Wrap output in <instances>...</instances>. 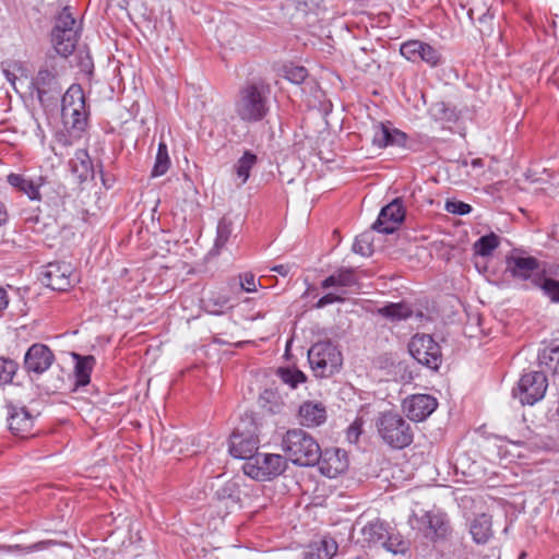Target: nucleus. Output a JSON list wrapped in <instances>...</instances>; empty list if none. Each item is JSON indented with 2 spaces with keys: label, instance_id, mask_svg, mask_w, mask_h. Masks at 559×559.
Here are the masks:
<instances>
[{
  "label": "nucleus",
  "instance_id": "nucleus-6",
  "mask_svg": "<svg viewBox=\"0 0 559 559\" xmlns=\"http://www.w3.org/2000/svg\"><path fill=\"white\" fill-rule=\"evenodd\" d=\"M310 367L318 378H329L337 372L343 364V357L337 347L331 342H319L308 350Z\"/></svg>",
  "mask_w": 559,
  "mask_h": 559
},
{
  "label": "nucleus",
  "instance_id": "nucleus-13",
  "mask_svg": "<svg viewBox=\"0 0 559 559\" xmlns=\"http://www.w3.org/2000/svg\"><path fill=\"white\" fill-rule=\"evenodd\" d=\"M253 427L252 430L243 431L239 427L235 429L230 436L229 452L236 459L249 461L257 454L259 447V438L255 433L257 427L253 423H249Z\"/></svg>",
  "mask_w": 559,
  "mask_h": 559
},
{
  "label": "nucleus",
  "instance_id": "nucleus-56",
  "mask_svg": "<svg viewBox=\"0 0 559 559\" xmlns=\"http://www.w3.org/2000/svg\"><path fill=\"white\" fill-rule=\"evenodd\" d=\"M13 70H23V66L21 62H14L13 63Z\"/></svg>",
  "mask_w": 559,
  "mask_h": 559
},
{
  "label": "nucleus",
  "instance_id": "nucleus-14",
  "mask_svg": "<svg viewBox=\"0 0 559 559\" xmlns=\"http://www.w3.org/2000/svg\"><path fill=\"white\" fill-rule=\"evenodd\" d=\"M73 269L70 263H48L41 273V282L49 288L58 292L68 290L73 283Z\"/></svg>",
  "mask_w": 559,
  "mask_h": 559
},
{
  "label": "nucleus",
  "instance_id": "nucleus-33",
  "mask_svg": "<svg viewBox=\"0 0 559 559\" xmlns=\"http://www.w3.org/2000/svg\"><path fill=\"white\" fill-rule=\"evenodd\" d=\"M258 157L250 151H246L243 155L235 164V173L240 180L239 186L247 182L250 177L251 169L255 166Z\"/></svg>",
  "mask_w": 559,
  "mask_h": 559
},
{
  "label": "nucleus",
  "instance_id": "nucleus-3",
  "mask_svg": "<svg viewBox=\"0 0 559 559\" xmlns=\"http://www.w3.org/2000/svg\"><path fill=\"white\" fill-rule=\"evenodd\" d=\"M376 427L382 441L393 449L402 450L414 440L411 424L396 412L380 413L376 419Z\"/></svg>",
  "mask_w": 559,
  "mask_h": 559
},
{
  "label": "nucleus",
  "instance_id": "nucleus-41",
  "mask_svg": "<svg viewBox=\"0 0 559 559\" xmlns=\"http://www.w3.org/2000/svg\"><path fill=\"white\" fill-rule=\"evenodd\" d=\"M539 361L548 370L559 374V345L544 349L539 355Z\"/></svg>",
  "mask_w": 559,
  "mask_h": 559
},
{
  "label": "nucleus",
  "instance_id": "nucleus-10",
  "mask_svg": "<svg viewBox=\"0 0 559 559\" xmlns=\"http://www.w3.org/2000/svg\"><path fill=\"white\" fill-rule=\"evenodd\" d=\"M548 386L547 378L542 371H530L524 373L512 394L519 399L522 405H534L540 401Z\"/></svg>",
  "mask_w": 559,
  "mask_h": 559
},
{
  "label": "nucleus",
  "instance_id": "nucleus-4",
  "mask_svg": "<svg viewBox=\"0 0 559 559\" xmlns=\"http://www.w3.org/2000/svg\"><path fill=\"white\" fill-rule=\"evenodd\" d=\"M61 117L64 126L78 135L85 130L88 110L81 85L72 84L62 96Z\"/></svg>",
  "mask_w": 559,
  "mask_h": 559
},
{
  "label": "nucleus",
  "instance_id": "nucleus-17",
  "mask_svg": "<svg viewBox=\"0 0 559 559\" xmlns=\"http://www.w3.org/2000/svg\"><path fill=\"white\" fill-rule=\"evenodd\" d=\"M9 430L16 437L25 438L34 426V417L25 406L9 403L7 405Z\"/></svg>",
  "mask_w": 559,
  "mask_h": 559
},
{
  "label": "nucleus",
  "instance_id": "nucleus-19",
  "mask_svg": "<svg viewBox=\"0 0 559 559\" xmlns=\"http://www.w3.org/2000/svg\"><path fill=\"white\" fill-rule=\"evenodd\" d=\"M316 464L320 473L329 478H335L348 468L346 452L340 449L320 450V459Z\"/></svg>",
  "mask_w": 559,
  "mask_h": 559
},
{
  "label": "nucleus",
  "instance_id": "nucleus-11",
  "mask_svg": "<svg viewBox=\"0 0 559 559\" xmlns=\"http://www.w3.org/2000/svg\"><path fill=\"white\" fill-rule=\"evenodd\" d=\"M32 86L36 91L37 98L43 106H49L55 103L62 91L58 72L53 66L40 68L32 81Z\"/></svg>",
  "mask_w": 559,
  "mask_h": 559
},
{
  "label": "nucleus",
  "instance_id": "nucleus-51",
  "mask_svg": "<svg viewBox=\"0 0 559 559\" xmlns=\"http://www.w3.org/2000/svg\"><path fill=\"white\" fill-rule=\"evenodd\" d=\"M9 305V298L5 289L0 287V310H3Z\"/></svg>",
  "mask_w": 559,
  "mask_h": 559
},
{
  "label": "nucleus",
  "instance_id": "nucleus-29",
  "mask_svg": "<svg viewBox=\"0 0 559 559\" xmlns=\"http://www.w3.org/2000/svg\"><path fill=\"white\" fill-rule=\"evenodd\" d=\"M471 534L477 544H486L492 536L491 518L485 513L476 516L471 523Z\"/></svg>",
  "mask_w": 559,
  "mask_h": 559
},
{
  "label": "nucleus",
  "instance_id": "nucleus-34",
  "mask_svg": "<svg viewBox=\"0 0 559 559\" xmlns=\"http://www.w3.org/2000/svg\"><path fill=\"white\" fill-rule=\"evenodd\" d=\"M428 528L435 538H445L450 533L449 521L443 514L427 513Z\"/></svg>",
  "mask_w": 559,
  "mask_h": 559
},
{
  "label": "nucleus",
  "instance_id": "nucleus-38",
  "mask_svg": "<svg viewBox=\"0 0 559 559\" xmlns=\"http://www.w3.org/2000/svg\"><path fill=\"white\" fill-rule=\"evenodd\" d=\"M280 379L292 389H296L298 384L306 382V374L296 368H280L277 370Z\"/></svg>",
  "mask_w": 559,
  "mask_h": 559
},
{
  "label": "nucleus",
  "instance_id": "nucleus-30",
  "mask_svg": "<svg viewBox=\"0 0 559 559\" xmlns=\"http://www.w3.org/2000/svg\"><path fill=\"white\" fill-rule=\"evenodd\" d=\"M259 404L266 413L272 415L282 414L286 408L281 394L273 389H265L260 394Z\"/></svg>",
  "mask_w": 559,
  "mask_h": 559
},
{
  "label": "nucleus",
  "instance_id": "nucleus-5",
  "mask_svg": "<svg viewBox=\"0 0 559 559\" xmlns=\"http://www.w3.org/2000/svg\"><path fill=\"white\" fill-rule=\"evenodd\" d=\"M7 181L17 191L25 193L32 201H40L44 197L48 203L59 205L67 194L66 187L61 183L38 185L20 174L8 175Z\"/></svg>",
  "mask_w": 559,
  "mask_h": 559
},
{
  "label": "nucleus",
  "instance_id": "nucleus-23",
  "mask_svg": "<svg viewBox=\"0 0 559 559\" xmlns=\"http://www.w3.org/2000/svg\"><path fill=\"white\" fill-rule=\"evenodd\" d=\"M300 423L307 427H317L326 420V411L322 403L307 401L299 406Z\"/></svg>",
  "mask_w": 559,
  "mask_h": 559
},
{
  "label": "nucleus",
  "instance_id": "nucleus-2",
  "mask_svg": "<svg viewBox=\"0 0 559 559\" xmlns=\"http://www.w3.org/2000/svg\"><path fill=\"white\" fill-rule=\"evenodd\" d=\"M282 449L287 457L300 466H313L320 459V445L302 429L288 430L282 439Z\"/></svg>",
  "mask_w": 559,
  "mask_h": 559
},
{
  "label": "nucleus",
  "instance_id": "nucleus-45",
  "mask_svg": "<svg viewBox=\"0 0 559 559\" xmlns=\"http://www.w3.org/2000/svg\"><path fill=\"white\" fill-rule=\"evenodd\" d=\"M64 378L62 373H58L50 382L41 384L43 391L47 394H55L64 389Z\"/></svg>",
  "mask_w": 559,
  "mask_h": 559
},
{
  "label": "nucleus",
  "instance_id": "nucleus-12",
  "mask_svg": "<svg viewBox=\"0 0 559 559\" xmlns=\"http://www.w3.org/2000/svg\"><path fill=\"white\" fill-rule=\"evenodd\" d=\"M400 52L408 61L415 63L421 61L431 68H437L444 62L439 48L418 39L403 43L400 47Z\"/></svg>",
  "mask_w": 559,
  "mask_h": 559
},
{
  "label": "nucleus",
  "instance_id": "nucleus-48",
  "mask_svg": "<svg viewBox=\"0 0 559 559\" xmlns=\"http://www.w3.org/2000/svg\"><path fill=\"white\" fill-rule=\"evenodd\" d=\"M239 277L240 287L243 292L251 293L257 290L255 276L252 273L247 272Z\"/></svg>",
  "mask_w": 559,
  "mask_h": 559
},
{
  "label": "nucleus",
  "instance_id": "nucleus-24",
  "mask_svg": "<svg viewBox=\"0 0 559 559\" xmlns=\"http://www.w3.org/2000/svg\"><path fill=\"white\" fill-rule=\"evenodd\" d=\"M70 167L72 174L78 177L80 182L93 180L95 177V169L86 150H76L73 158L70 160Z\"/></svg>",
  "mask_w": 559,
  "mask_h": 559
},
{
  "label": "nucleus",
  "instance_id": "nucleus-43",
  "mask_svg": "<svg viewBox=\"0 0 559 559\" xmlns=\"http://www.w3.org/2000/svg\"><path fill=\"white\" fill-rule=\"evenodd\" d=\"M307 76L308 71L305 67L292 66L285 68V78L294 84H301Z\"/></svg>",
  "mask_w": 559,
  "mask_h": 559
},
{
  "label": "nucleus",
  "instance_id": "nucleus-39",
  "mask_svg": "<svg viewBox=\"0 0 559 559\" xmlns=\"http://www.w3.org/2000/svg\"><path fill=\"white\" fill-rule=\"evenodd\" d=\"M532 282L535 286L540 287L551 301L559 302V281L547 277H534Z\"/></svg>",
  "mask_w": 559,
  "mask_h": 559
},
{
  "label": "nucleus",
  "instance_id": "nucleus-36",
  "mask_svg": "<svg viewBox=\"0 0 559 559\" xmlns=\"http://www.w3.org/2000/svg\"><path fill=\"white\" fill-rule=\"evenodd\" d=\"M215 496L221 502H225L226 507L236 506L240 502L239 488L234 481L224 484L216 490Z\"/></svg>",
  "mask_w": 559,
  "mask_h": 559
},
{
  "label": "nucleus",
  "instance_id": "nucleus-31",
  "mask_svg": "<svg viewBox=\"0 0 559 559\" xmlns=\"http://www.w3.org/2000/svg\"><path fill=\"white\" fill-rule=\"evenodd\" d=\"M382 547L394 555H404L409 549V542L401 533L389 527Z\"/></svg>",
  "mask_w": 559,
  "mask_h": 559
},
{
  "label": "nucleus",
  "instance_id": "nucleus-9",
  "mask_svg": "<svg viewBox=\"0 0 559 559\" xmlns=\"http://www.w3.org/2000/svg\"><path fill=\"white\" fill-rule=\"evenodd\" d=\"M408 352L420 365L438 370L442 361L439 344L428 334H416L408 344Z\"/></svg>",
  "mask_w": 559,
  "mask_h": 559
},
{
  "label": "nucleus",
  "instance_id": "nucleus-46",
  "mask_svg": "<svg viewBox=\"0 0 559 559\" xmlns=\"http://www.w3.org/2000/svg\"><path fill=\"white\" fill-rule=\"evenodd\" d=\"M445 210L451 214L465 215L472 211V206L462 201H448L445 203Z\"/></svg>",
  "mask_w": 559,
  "mask_h": 559
},
{
  "label": "nucleus",
  "instance_id": "nucleus-57",
  "mask_svg": "<svg viewBox=\"0 0 559 559\" xmlns=\"http://www.w3.org/2000/svg\"><path fill=\"white\" fill-rule=\"evenodd\" d=\"M472 165H473V166H481V165H483V162H481V159L476 158V159H474V160L472 162Z\"/></svg>",
  "mask_w": 559,
  "mask_h": 559
},
{
  "label": "nucleus",
  "instance_id": "nucleus-26",
  "mask_svg": "<svg viewBox=\"0 0 559 559\" xmlns=\"http://www.w3.org/2000/svg\"><path fill=\"white\" fill-rule=\"evenodd\" d=\"M201 302L203 310L214 316H222L233 307L229 296L222 292H211Z\"/></svg>",
  "mask_w": 559,
  "mask_h": 559
},
{
  "label": "nucleus",
  "instance_id": "nucleus-58",
  "mask_svg": "<svg viewBox=\"0 0 559 559\" xmlns=\"http://www.w3.org/2000/svg\"><path fill=\"white\" fill-rule=\"evenodd\" d=\"M258 318H263V314H261L260 312L257 313V316L254 317H251L250 320H255Z\"/></svg>",
  "mask_w": 559,
  "mask_h": 559
},
{
  "label": "nucleus",
  "instance_id": "nucleus-1",
  "mask_svg": "<svg viewBox=\"0 0 559 559\" xmlns=\"http://www.w3.org/2000/svg\"><path fill=\"white\" fill-rule=\"evenodd\" d=\"M270 85L262 82L247 83L239 90L235 103V112L238 118L247 123L262 121L269 114Z\"/></svg>",
  "mask_w": 559,
  "mask_h": 559
},
{
  "label": "nucleus",
  "instance_id": "nucleus-52",
  "mask_svg": "<svg viewBox=\"0 0 559 559\" xmlns=\"http://www.w3.org/2000/svg\"><path fill=\"white\" fill-rule=\"evenodd\" d=\"M3 74L5 79L11 83V85L15 88V82L17 80L15 73L9 69H3Z\"/></svg>",
  "mask_w": 559,
  "mask_h": 559
},
{
  "label": "nucleus",
  "instance_id": "nucleus-42",
  "mask_svg": "<svg viewBox=\"0 0 559 559\" xmlns=\"http://www.w3.org/2000/svg\"><path fill=\"white\" fill-rule=\"evenodd\" d=\"M17 368L19 366L14 360L0 357V386L12 382Z\"/></svg>",
  "mask_w": 559,
  "mask_h": 559
},
{
  "label": "nucleus",
  "instance_id": "nucleus-7",
  "mask_svg": "<svg viewBox=\"0 0 559 559\" xmlns=\"http://www.w3.org/2000/svg\"><path fill=\"white\" fill-rule=\"evenodd\" d=\"M75 24L76 21L72 16L70 8H63L51 32V43L57 53L61 57H69L76 47L79 33Z\"/></svg>",
  "mask_w": 559,
  "mask_h": 559
},
{
  "label": "nucleus",
  "instance_id": "nucleus-18",
  "mask_svg": "<svg viewBox=\"0 0 559 559\" xmlns=\"http://www.w3.org/2000/svg\"><path fill=\"white\" fill-rule=\"evenodd\" d=\"M438 407V401L429 394H416L403 402V409L412 421H423Z\"/></svg>",
  "mask_w": 559,
  "mask_h": 559
},
{
  "label": "nucleus",
  "instance_id": "nucleus-47",
  "mask_svg": "<svg viewBox=\"0 0 559 559\" xmlns=\"http://www.w3.org/2000/svg\"><path fill=\"white\" fill-rule=\"evenodd\" d=\"M353 251L361 255H370L372 253L371 243L361 235L355 239Z\"/></svg>",
  "mask_w": 559,
  "mask_h": 559
},
{
  "label": "nucleus",
  "instance_id": "nucleus-15",
  "mask_svg": "<svg viewBox=\"0 0 559 559\" xmlns=\"http://www.w3.org/2000/svg\"><path fill=\"white\" fill-rule=\"evenodd\" d=\"M55 361L52 350L45 344H33L24 355L23 367L27 373L43 374Z\"/></svg>",
  "mask_w": 559,
  "mask_h": 559
},
{
  "label": "nucleus",
  "instance_id": "nucleus-49",
  "mask_svg": "<svg viewBox=\"0 0 559 559\" xmlns=\"http://www.w3.org/2000/svg\"><path fill=\"white\" fill-rule=\"evenodd\" d=\"M345 299L336 294L329 293L324 296H322L316 304V308L321 309L324 308L328 305L334 304V302H343Z\"/></svg>",
  "mask_w": 559,
  "mask_h": 559
},
{
  "label": "nucleus",
  "instance_id": "nucleus-20",
  "mask_svg": "<svg viewBox=\"0 0 559 559\" xmlns=\"http://www.w3.org/2000/svg\"><path fill=\"white\" fill-rule=\"evenodd\" d=\"M406 142L407 134L397 129H391L384 123H379L374 128L372 143L380 148L386 146L405 147Z\"/></svg>",
  "mask_w": 559,
  "mask_h": 559
},
{
  "label": "nucleus",
  "instance_id": "nucleus-8",
  "mask_svg": "<svg viewBox=\"0 0 559 559\" xmlns=\"http://www.w3.org/2000/svg\"><path fill=\"white\" fill-rule=\"evenodd\" d=\"M287 468V460L280 454L257 453L242 465L243 473L252 479L271 480Z\"/></svg>",
  "mask_w": 559,
  "mask_h": 559
},
{
  "label": "nucleus",
  "instance_id": "nucleus-21",
  "mask_svg": "<svg viewBox=\"0 0 559 559\" xmlns=\"http://www.w3.org/2000/svg\"><path fill=\"white\" fill-rule=\"evenodd\" d=\"M539 269L537 259L533 257H508L507 271L519 280H530Z\"/></svg>",
  "mask_w": 559,
  "mask_h": 559
},
{
  "label": "nucleus",
  "instance_id": "nucleus-54",
  "mask_svg": "<svg viewBox=\"0 0 559 559\" xmlns=\"http://www.w3.org/2000/svg\"><path fill=\"white\" fill-rule=\"evenodd\" d=\"M8 219V212L2 202H0V226L4 224Z\"/></svg>",
  "mask_w": 559,
  "mask_h": 559
},
{
  "label": "nucleus",
  "instance_id": "nucleus-40",
  "mask_svg": "<svg viewBox=\"0 0 559 559\" xmlns=\"http://www.w3.org/2000/svg\"><path fill=\"white\" fill-rule=\"evenodd\" d=\"M233 234V223L230 219L223 217L217 225L216 239L214 243V248L216 250H221L225 247V245L229 241V238Z\"/></svg>",
  "mask_w": 559,
  "mask_h": 559
},
{
  "label": "nucleus",
  "instance_id": "nucleus-59",
  "mask_svg": "<svg viewBox=\"0 0 559 559\" xmlns=\"http://www.w3.org/2000/svg\"><path fill=\"white\" fill-rule=\"evenodd\" d=\"M99 173H100V175H102L103 183H104V185H106V180H105V179H104V177H103V170L100 169V170H99Z\"/></svg>",
  "mask_w": 559,
  "mask_h": 559
},
{
  "label": "nucleus",
  "instance_id": "nucleus-60",
  "mask_svg": "<svg viewBox=\"0 0 559 559\" xmlns=\"http://www.w3.org/2000/svg\"><path fill=\"white\" fill-rule=\"evenodd\" d=\"M468 14H469V17L473 19V16H472L473 15V11L472 10H469Z\"/></svg>",
  "mask_w": 559,
  "mask_h": 559
},
{
  "label": "nucleus",
  "instance_id": "nucleus-28",
  "mask_svg": "<svg viewBox=\"0 0 559 559\" xmlns=\"http://www.w3.org/2000/svg\"><path fill=\"white\" fill-rule=\"evenodd\" d=\"M389 321L397 322L412 317L413 308L407 302H389L376 311Z\"/></svg>",
  "mask_w": 559,
  "mask_h": 559
},
{
  "label": "nucleus",
  "instance_id": "nucleus-25",
  "mask_svg": "<svg viewBox=\"0 0 559 559\" xmlns=\"http://www.w3.org/2000/svg\"><path fill=\"white\" fill-rule=\"evenodd\" d=\"M359 277L352 267H340L321 283L323 289L330 287H353L357 285Z\"/></svg>",
  "mask_w": 559,
  "mask_h": 559
},
{
  "label": "nucleus",
  "instance_id": "nucleus-32",
  "mask_svg": "<svg viewBox=\"0 0 559 559\" xmlns=\"http://www.w3.org/2000/svg\"><path fill=\"white\" fill-rule=\"evenodd\" d=\"M337 551V544L333 539H322L309 547L306 559H332Z\"/></svg>",
  "mask_w": 559,
  "mask_h": 559
},
{
  "label": "nucleus",
  "instance_id": "nucleus-53",
  "mask_svg": "<svg viewBox=\"0 0 559 559\" xmlns=\"http://www.w3.org/2000/svg\"><path fill=\"white\" fill-rule=\"evenodd\" d=\"M272 271L281 274L282 276H286L289 273L290 267H289V265L280 264V265L273 266Z\"/></svg>",
  "mask_w": 559,
  "mask_h": 559
},
{
  "label": "nucleus",
  "instance_id": "nucleus-35",
  "mask_svg": "<svg viewBox=\"0 0 559 559\" xmlns=\"http://www.w3.org/2000/svg\"><path fill=\"white\" fill-rule=\"evenodd\" d=\"M170 167V158L168 155V148L164 141L158 143L155 163L151 173L152 177H160L165 175Z\"/></svg>",
  "mask_w": 559,
  "mask_h": 559
},
{
  "label": "nucleus",
  "instance_id": "nucleus-55",
  "mask_svg": "<svg viewBox=\"0 0 559 559\" xmlns=\"http://www.w3.org/2000/svg\"><path fill=\"white\" fill-rule=\"evenodd\" d=\"M225 28H230L229 31H234L236 28L235 25H224L223 27H219L218 28V34H219V37L224 38V35H223V32Z\"/></svg>",
  "mask_w": 559,
  "mask_h": 559
},
{
  "label": "nucleus",
  "instance_id": "nucleus-27",
  "mask_svg": "<svg viewBox=\"0 0 559 559\" xmlns=\"http://www.w3.org/2000/svg\"><path fill=\"white\" fill-rule=\"evenodd\" d=\"M389 525L380 520L371 521L361 528L362 543L368 546L383 545Z\"/></svg>",
  "mask_w": 559,
  "mask_h": 559
},
{
  "label": "nucleus",
  "instance_id": "nucleus-44",
  "mask_svg": "<svg viewBox=\"0 0 559 559\" xmlns=\"http://www.w3.org/2000/svg\"><path fill=\"white\" fill-rule=\"evenodd\" d=\"M493 16L489 10L478 17V31L483 36H491L493 33Z\"/></svg>",
  "mask_w": 559,
  "mask_h": 559
},
{
  "label": "nucleus",
  "instance_id": "nucleus-50",
  "mask_svg": "<svg viewBox=\"0 0 559 559\" xmlns=\"http://www.w3.org/2000/svg\"><path fill=\"white\" fill-rule=\"evenodd\" d=\"M359 435H360V425L357 421H355L347 429V438L350 441H357Z\"/></svg>",
  "mask_w": 559,
  "mask_h": 559
},
{
  "label": "nucleus",
  "instance_id": "nucleus-16",
  "mask_svg": "<svg viewBox=\"0 0 559 559\" xmlns=\"http://www.w3.org/2000/svg\"><path fill=\"white\" fill-rule=\"evenodd\" d=\"M404 218V205L402 200L396 198L391 203L382 207L377 221L372 225V229L385 235L392 234L397 229Z\"/></svg>",
  "mask_w": 559,
  "mask_h": 559
},
{
  "label": "nucleus",
  "instance_id": "nucleus-22",
  "mask_svg": "<svg viewBox=\"0 0 559 559\" xmlns=\"http://www.w3.org/2000/svg\"><path fill=\"white\" fill-rule=\"evenodd\" d=\"M74 365V389L86 386L91 381V373L96 365V359L92 355L82 356L78 353L71 354Z\"/></svg>",
  "mask_w": 559,
  "mask_h": 559
},
{
  "label": "nucleus",
  "instance_id": "nucleus-37",
  "mask_svg": "<svg viewBox=\"0 0 559 559\" xmlns=\"http://www.w3.org/2000/svg\"><path fill=\"white\" fill-rule=\"evenodd\" d=\"M499 245V237L496 234L490 233L488 235L481 236L474 243V251L478 255L488 257L493 252L496 248H498Z\"/></svg>",
  "mask_w": 559,
  "mask_h": 559
}]
</instances>
